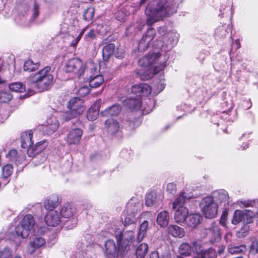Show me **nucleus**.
<instances>
[{"instance_id":"f257e3e1","label":"nucleus","mask_w":258,"mask_h":258,"mask_svg":"<svg viewBox=\"0 0 258 258\" xmlns=\"http://www.w3.org/2000/svg\"><path fill=\"white\" fill-rule=\"evenodd\" d=\"M176 8L175 0H153L145 10V14L148 16L147 24L151 26L163 17L174 14Z\"/></svg>"},{"instance_id":"f03ea898","label":"nucleus","mask_w":258,"mask_h":258,"mask_svg":"<svg viewBox=\"0 0 258 258\" xmlns=\"http://www.w3.org/2000/svg\"><path fill=\"white\" fill-rule=\"evenodd\" d=\"M160 56V52H153L139 60L138 64L141 69L138 70L136 73L140 79L149 80L154 75L159 73L165 68L166 66L165 61L157 64Z\"/></svg>"},{"instance_id":"7ed1b4c3","label":"nucleus","mask_w":258,"mask_h":258,"mask_svg":"<svg viewBox=\"0 0 258 258\" xmlns=\"http://www.w3.org/2000/svg\"><path fill=\"white\" fill-rule=\"evenodd\" d=\"M114 235L118 244V254L121 257L124 256L128 250L134 248L140 242L137 236L135 238V232L132 230L122 231L119 228H115Z\"/></svg>"},{"instance_id":"20e7f679","label":"nucleus","mask_w":258,"mask_h":258,"mask_svg":"<svg viewBox=\"0 0 258 258\" xmlns=\"http://www.w3.org/2000/svg\"><path fill=\"white\" fill-rule=\"evenodd\" d=\"M53 71L49 66H46L30 77V82L38 91L43 92L49 90L53 81Z\"/></svg>"},{"instance_id":"39448f33","label":"nucleus","mask_w":258,"mask_h":258,"mask_svg":"<svg viewBox=\"0 0 258 258\" xmlns=\"http://www.w3.org/2000/svg\"><path fill=\"white\" fill-rule=\"evenodd\" d=\"M33 135L31 131L25 132L21 134V147L27 149V154L29 156L32 157L42 152L46 148L47 144L45 141H41L36 143L33 146L32 140Z\"/></svg>"},{"instance_id":"423d86ee","label":"nucleus","mask_w":258,"mask_h":258,"mask_svg":"<svg viewBox=\"0 0 258 258\" xmlns=\"http://www.w3.org/2000/svg\"><path fill=\"white\" fill-rule=\"evenodd\" d=\"M194 258H217V254H222L225 249L223 244H220L217 247H211L206 250L202 249L200 242L195 241L192 242Z\"/></svg>"},{"instance_id":"0eeeda50","label":"nucleus","mask_w":258,"mask_h":258,"mask_svg":"<svg viewBox=\"0 0 258 258\" xmlns=\"http://www.w3.org/2000/svg\"><path fill=\"white\" fill-rule=\"evenodd\" d=\"M179 34L175 31L168 32L166 36L160 38L154 44L155 48L167 52L176 45L178 41Z\"/></svg>"},{"instance_id":"6e6552de","label":"nucleus","mask_w":258,"mask_h":258,"mask_svg":"<svg viewBox=\"0 0 258 258\" xmlns=\"http://www.w3.org/2000/svg\"><path fill=\"white\" fill-rule=\"evenodd\" d=\"M35 221L34 217L31 214L26 215L15 228L17 236H21L23 238H27L33 229Z\"/></svg>"},{"instance_id":"1a4fd4ad","label":"nucleus","mask_w":258,"mask_h":258,"mask_svg":"<svg viewBox=\"0 0 258 258\" xmlns=\"http://www.w3.org/2000/svg\"><path fill=\"white\" fill-rule=\"evenodd\" d=\"M218 204L209 196L204 197L200 203V208L206 218L212 219L217 215Z\"/></svg>"},{"instance_id":"9d476101","label":"nucleus","mask_w":258,"mask_h":258,"mask_svg":"<svg viewBox=\"0 0 258 258\" xmlns=\"http://www.w3.org/2000/svg\"><path fill=\"white\" fill-rule=\"evenodd\" d=\"M206 230L209 243L215 247L218 246L221 239L220 229L218 225L213 224Z\"/></svg>"},{"instance_id":"9b49d317","label":"nucleus","mask_w":258,"mask_h":258,"mask_svg":"<svg viewBox=\"0 0 258 258\" xmlns=\"http://www.w3.org/2000/svg\"><path fill=\"white\" fill-rule=\"evenodd\" d=\"M132 201L128 202L126 205V207L128 209H130L132 210V214L128 215L125 218L124 220V226H126L129 225L135 224L137 218L139 217L140 214L138 215V211H140L141 208L142 206V204L140 202H138L135 204V207L132 208L133 205Z\"/></svg>"},{"instance_id":"f8f14e48","label":"nucleus","mask_w":258,"mask_h":258,"mask_svg":"<svg viewBox=\"0 0 258 258\" xmlns=\"http://www.w3.org/2000/svg\"><path fill=\"white\" fill-rule=\"evenodd\" d=\"M83 64L79 58H74L69 60L66 66L65 71L67 73L73 72L81 77L83 73Z\"/></svg>"},{"instance_id":"ddd939ff","label":"nucleus","mask_w":258,"mask_h":258,"mask_svg":"<svg viewBox=\"0 0 258 258\" xmlns=\"http://www.w3.org/2000/svg\"><path fill=\"white\" fill-rule=\"evenodd\" d=\"M155 34L156 31L154 28L150 27L148 29L138 44V51L143 52L148 48L150 43L154 39Z\"/></svg>"},{"instance_id":"4468645a","label":"nucleus","mask_w":258,"mask_h":258,"mask_svg":"<svg viewBox=\"0 0 258 258\" xmlns=\"http://www.w3.org/2000/svg\"><path fill=\"white\" fill-rule=\"evenodd\" d=\"M67 108L76 113L78 116L81 115L85 110L83 101L80 97H73L68 101Z\"/></svg>"},{"instance_id":"2eb2a0df","label":"nucleus","mask_w":258,"mask_h":258,"mask_svg":"<svg viewBox=\"0 0 258 258\" xmlns=\"http://www.w3.org/2000/svg\"><path fill=\"white\" fill-rule=\"evenodd\" d=\"M62 217L59 211L50 210L48 211L45 216L46 223L50 226L55 227L62 223Z\"/></svg>"},{"instance_id":"dca6fc26","label":"nucleus","mask_w":258,"mask_h":258,"mask_svg":"<svg viewBox=\"0 0 258 258\" xmlns=\"http://www.w3.org/2000/svg\"><path fill=\"white\" fill-rule=\"evenodd\" d=\"M46 242L45 238L41 236L35 235L33 236L28 245L26 252L28 254H32L37 249L43 246Z\"/></svg>"},{"instance_id":"f3484780","label":"nucleus","mask_w":258,"mask_h":258,"mask_svg":"<svg viewBox=\"0 0 258 258\" xmlns=\"http://www.w3.org/2000/svg\"><path fill=\"white\" fill-rule=\"evenodd\" d=\"M151 88L148 84L141 83L133 85L131 88V91L133 94L136 95V97H140L141 96H147L151 92Z\"/></svg>"},{"instance_id":"a211bd4d","label":"nucleus","mask_w":258,"mask_h":258,"mask_svg":"<svg viewBox=\"0 0 258 258\" xmlns=\"http://www.w3.org/2000/svg\"><path fill=\"white\" fill-rule=\"evenodd\" d=\"M83 73L82 76L85 77L86 79H89L98 75L99 68L97 63L92 61L87 62L83 68Z\"/></svg>"},{"instance_id":"6ab92c4d","label":"nucleus","mask_w":258,"mask_h":258,"mask_svg":"<svg viewBox=\"0 0 258 258\" xmlns=\"http://www.w3.org/2000/svg\"><path fill=\"white\" fill-rule=\"evenodd\" d=\"M59 125L58 120L54 115L51 116L46 120L43 131L47 135H51L55 132Z\"/></svg>"},{"instance_id":"aec40b11","label":"nucleus","mask_w":258,"mask_h":258,"mask_svg":"<svg viewBox=\"0 0 258 258\" xmlns=\"http://www.w3.org/2000/svg\"><path fill=\"white\" fill-rule=\"evenodd\" d=\"M105 253L108 258H115V256H120L118 254V246L116 247L114 241L112 239L107 240L105 244Z\"/></svg>"},{"instance_id":"412c9836","label":"nucleus","mask_w":258,"mask_h":258,"mask_svg":"<svg viewBox=\"0 0 258 258\" xmlns=\"http://www.w3.org/2000/svg\"><path fill=\"white\" fill-rule=\"evenodd\" d=\"M82 131L78 128L71 130L67 136V143L69 145H76L79 143L82 136Z\"/></svg>"},{"instance_id":"4be33fe9","label":"nucleus","mask_w":258,"mask_h":258,"mask_svg":"<svg viewBox=\"0 0 258 258\" xmlns=\"http://www.w3.org/2000/svg\"><path fill=\"white\" fill-rule=\"evenodd\" d=\"M124 106L132 110L139 109L142 105L141 98L139 97L127 98L122 101Z\"/></svg>"},{"instance_id":"5701e85b","label":"nucleus","mask_w":258,"mask_h":258,"mask_svg":"<svg viewBox=\"0 0 258 258\" xmlns=\"http://www.w3.org/2000/svg\"><path fill=\"white\" fill-rule=\"evenodd\" d=\"M229 112L230 111H223L220 115H214L212 118V122L214 124H217V126L223 124L224 122L226 123L232 122L233 120L232 117L230 116Z\"/></svg>"},{"instance_id":"b1692460","label":"nucleus","mask_w":258,"mask_h":258,"mask_svg":"<svg viewBox=\"0 0 258 258\" xmlns=\"http://www.w3.org/2000/svg\"><path fill=\"white\" fill-rule=\"evenodd\" d=\"M248 215L249 216V218L245 221L246 223H250L251 221V218L253 216L252 213L251 212H246V211H235L232 220V223L236 225L240 223L243 220L245 221V218L247 217Z\"/></svg>"},{"instance_id":"393cba45","label":"nucleus","mask_w":258,"mask_h":258,"mask_svg":"<svg viewBox=\"0 0 258 258\" xmlns=\"http://www.w3.org/2000/svg\"><path fill=\"white\" fill-rule=\"evenodd\" d=\"M101 103V100L98 99L91 105L87 113V117L88 120L93 121L97 118L99 115V108Z\"/></svg>"},{"instance_id":"a878e982","label":"nucleus","mask_w":258,"mask_h":258,"mask_svg":"<svg viewBox=\"0 0 258 258\" xmlns=\"http://www.w3.org/2000/svg\"><path fill=\"white\" fill-rule=\"evenodd\" d=\"M227 250L230 254H241L246 251L247 248L245 244H239L236 241L227 246Z\"/></svg>"},{"instance_id":"bb28decb","label":"nucleus","mask_w":258,"mask_h":258,"mask_svg":"<svg viewBox=\"0 0 258 258\" xmlns=\"http://www.w3.org/2000/svg\"><path fill=\"white\" fill-rule=\"evenodd\" d=\"M7 158L11 162H14L18 165L22 164L25 159V156L21 153H18L14 149L10 150L6 156Z\"/></svg>"},{"instance_id":"cd10ccee","label":"nucleus","mask_w":258,"mask_h":258,"mask_svg":"<svg viewBox=\"0 0 258 258\" xmlns=\"http://www.w3.org/2000/svg\"><path fill=\"white\" fill-rule=\"evenodd\" d=\"M210 197L213 199V201L215 203L217 204L218 203L220 204L224 203V205L227 202L228 198L227 192L224 189L215 190L213 192Z\"/></svg>"},{"instance_id":"c85d7f7f","label":"nucleus","mask_w":258,"mask_h":258,"mask_svg":"<svg viewBox=\"0 0 258 258\" xmlns=\"http://www.w3.org/2000/svg\"><path fill=\"white\" fill-rule=\"evenodd\" d=\"M193 197L192 195L187 194L185 191L180 192L172 204L173 209H176L181 207H184L183 205L186 201L192 199Z\"/></svg>"},{"instance_id":"c756f323","label":"nucleus","mask_w":258,"mask_h":258,"mask_svg":"<svg viewBox=\"0 0 258 258\" xmlns=\"http://www.w3.org/2000/svg\"><path fill=\"white\" fill-rule=\"evenodd\" d=\"M174 213V219L177 223H183L186 221L188 216V211L187 208L181 207L176 208Z\"/></svg>"},{"instance_id":"7c9ffc66","label":"nucleus","mask_w":258,"mask_h":258,"mask_svg":"<svg viewBox=\"0 0 258 258\" xmlns=\"http://www.w3.org/2000/svg\"><path fill=\"white\" fill-rule=\"evenodd\" d=\"M105 126L108 133L112 135L120 134L118 122L112 118L108 119L105 121Z\"/></svg>"},{"instance_id":"2f4dec72","label":"nucleus","mask_w":258,"mask_h":258,"mask_svg":"<svg viewBox=\"0 0 258 258\" xmlns=\"http://www.w3.org/2000/svg\"><path fill=\"white\" fill-rule=\"evenodd\" d=\"M121 110V106L117 104L108 107L100 112L101 116L104 117L115 116L118 115Z\"/></svg>"},{"instance_id":"473e14b6","label":"nucleus","mask_w":258,"mask_h":258,"mask_svg":"<svg viewBox=\"0 0 258 258\" xmlns=\"http://www.w3.org/2000/svg\"><path fill=\"white\" fill-rule=\"evenodd\" d=\"M169 220V212L166 211H162L158 214L156 222L161 227L164 228L168 225Z\"/></svg>"},{"instance_id":"72a5a7b5","label":"nucleus","mask_w":258,"mask_h":258,"mask_svg":"<svg viewBox=\"0 0 258 258\" xmlns=\"http://www.w3.org/2000/svg\"><path fill=\"white\" fill-rule=\"evenodd\" d=\"M76 210L70 205L66 204L63 206L61 210L59 211L63 220L69 219L72 217H75L74 214Z\"/></svg>"},{"instance_id":"f704fd0d","label":"nucleus","mask_w":258,"mask_h":258,"mask_svg":"<svg viewBox=\"0 0 258 258\" xmlns=\"http://www.w3.org/2000/svg\"><path fill=\"white\" fill-rule=\"evenodd\" d=\"M202 219L199 214H189L186 218L185 224L188 227L194 228L201 223Z\"/></svg>"},{"instance_id":"c9c22d12","label":"nucleus","mask_w":258,"mask_h":258,"mask_svg":"<svg viewBox=\"0 0 258 258\" xmlns=\"http://www.w3.org/2000/svg\"><path fill=\"white\" fill-rule=\"evenodd\" d=\"M168 232L174 237L182 238L185 235L183 228L175 225H170L168 226Z\"/></svg>"},{"instance_id":"e433bc0d","label":"nucleus","mask_w":258,"mask_h":258,"mask_svg":"<svg viewBox=\"0 0 258 258\" xmlns=\"http://www.w3.org/2000/svg\"><path fill=\"white\" fill-rule=\"evenodd\" d=\"M59 204V198L55 195H52L46 199L44 202V208L48 211L54 210Z\"/></svg>"},{"instance_id":"4c0bfd02","label":"nucleus","mask_w":258,"mask_h":258,"mask_svg":"<svg viewBox=\"0 0 258 258\" xmlns=\"http://www.w3.org/2000/svg\"><path fill=\"white\" fill-rule=\"evenodd\" d=\"M13 172V167L11 164H8L2 168V178L5 184L9 183V177Z\"/></svg>"},{"instance_id":"58836bf2","label":"nucleus","mask_w":258,"mask_h":258,"mask_svg":"<svg viewBox=\"0 0 258 258\" xmlns=\"http://www.w3.org/2000/svg\"><path fill=\"white\" fill-rule=\"evenodd\" d=\"M230 31L229 25L224 24L218 26L215 31V35L217 37H225Z\"/></svg>"},{"instance_id":"ea45409f","label":"nucleus","mask_w":258,"mask_h":258,"mask_svg":"<svg viewBox=\"0 0 258 258\" xmlns=\"http://www.w3.org/2000/svg\"><path fill=\"white\" fill-rule=\"evenodd\" d=\"M88 79L89 80V86L91 88L98 87L104 82L103 77L101 75H96Z\"/></svg>"},{"instance_id":"a19ab883","label":"nucleus","mask_w":258,"mask_h":258,"mask_svg":"<svg viewBox=\"0 0 258 258\" xmlns=\"http://www.w3.org/2000/svg\"><path fill=\"white\" fill-rule=\"evenodd\" d=\"M114 49L115 45L113 43H109L103 48L102 56L104 60L106 61L109 59L113 54Z\"/></svg>"},{"instance_id":"79ce46f5","label":"nucleus","mask_w":258,"mask_h":258,"mask_svg":"<svg viewBox=\"0 0 258 258\" xmlns=\"http://www.w3.org/2000/svg\"><path fill=\"white\" fill-rule=\"evenodd\" d=\"M148 246L146 243L141 244L136 249L137 258H144L148 252Z\"/></svg>"},{"instance_id":"37998d69","label":"nucleus","mask_w":258,"mask_h":258,"mask_svg":"<svg viewBox=\"0 0 258 258\" xmlns=\"http://www.w3.org/2000/svg\"><path fill=\"white\" fill-rule=\"evenodd\" d=\"M75 113H76L71 111L70 109H69L68 111L58 113V117L62 121H69L72 118H76L78 116Z\"/></svg>"},{"instance_id":"c03bdc74","label":"nucleus","mask_w":258,"mask_h":258,"mask_svg":"<svg viewBox=\"0 0 258 258\" xmlns=\"http://www.w3.org/2000/svg\"><path fill=\"white\" fill-rule=\"evenodd\" d=\"M157 199L154 192H151L146 195L145 204L147 207L156 206Z\"/></svg>"},{"instance_id":"a18cd8bd","label":"nucleus","mask_w":258,"mask_h":258,"mask_svg":"<svg viewBox=\"0 0 258 258\" xmlns=\"http://www.w3.org/2000/svg\"><path fill=\"white\" fill-rule=\"evenodd\" d=\"M31 16L30 19V22L33 23L37 19L40 15L39 5L36 2L34 3L31 10Z\"/></svg>"},{"instance_id":"49530a36","label":"nucleus","mask_w":258,"mask_h":258,"mask_svg":"<svg viewBox=\"0 0 258 258\" xmlns=\"http://www.w3.org/2000/svg\"><path fill=\"white\" fill-rule=\"evenodd\" d=\"M178 251L182 255L188 256L191 252V246L188 243H183L180 245Z\"/></svg>"},{"instance_id":"de8ad7c7","label":"nucleus","mask_w":258,"mask_h":258,"mask_svg":"<svg viewBox=\"0 0 258 258\" xmlns=\"http://www.w3.org/2000/svg\"><path fill=\"white\" fill-rule=\"evenodd\" d=\"M9 89L16 92H23L26 90V86L21 82L12 83L9 85Z\"/></svg>"},{"instance_id":"09e8293b","label":"nucleus","mask_w":258,"mask_h":258,"mask_svg":"<svg viewBox=\"0 0 258 258\" xmlns=\"http://www.w3.org/2000/svg\"><path fill=\"white\" fill-rule=\"evenodd\" d=\"M77 221V219L76 217L63 220L62 223L63 227L67 230L72 229L76 226Z\"/></svg>"},{"instance_id":"8fccbe9b","label":"nucleus","mask_w":258,"mask_h":258,"mask_svg":"<svg viewBox=\"0 0 258 258\" xmlns=\"http://www.w3.org/2000/svg\"><path fill=\"white\" fill-rule=\"evenodd\" d=\"M148 225L149 223L147 220L144 221L143 223L140 225L139 231L137 235L138 239L140 240V242L142 241L146 233L147 229L148 227Z\"/></svg>"},{"instance_id":"3c124183","label":"nucleus","mask_w":258,"mask_h":258,"mask_svg":"<svg viewBox=\"0 0 258 258\" xmlns=\"http://www.w3.org/2000/svg\"><path fill=\"white\" fill-rule=\"evenodd\" d=\"M38 63H34L32 60L29 59L25 61L23 69L25 71L30 72L38 69Z\"/></svg>"},{"instance_id":"603ef678","label":"nucleus","mask_w":258,"mask_h":258,"mask_svg":"<svg viewBox=\"0 0 258 258\" xmlns=\"http://www.w3.org/2000/svg\"><path fill=\"white\" fill-rule=\"evenodd\" d=\"M130 14L126 8H122L115 14V18L119 21H125V17Z\"/></svg>"},{"instance_id":"864d4df0","label":"nucleus","mask_w":258,"mask_h":258,"mask_svg":"<svg viewBox=\"0 0 258 258\" xmlns=\"http://www.w3.org/2000/svg\"><path fill=\"white\" fill-rule=\"evenodd\" d=\"M220 16H223L224 14L227 13L228 12H230L231 15H232V5L230 4V3H228L226 5H222L220 6Z\"/></svg>"},{"instance_id":"5fc2aeb1","label":"nucleus","mask_w":258,"mask_h":258,"mask_svg":"<svg viewBox=\"0 0 258 258\" xmlns=\"http://www.w3.org/2000/svg\"><path fill=\"white\" fill-rule=\"evenodd\" d=\"M94 10L93 8H88L84 12L83 17L85 21H90L94 17Z\"/></svg>"},{"instance_id":"6e6d98bb","label":"nucleus","mask_w":258,"mask_h":258,"mask_svg":"<svg viewBox=\"0 0 258 258\" xmlns=\"http://www.w3.org/2000/svg\"><path fill=\"white\" fill-rule=\"evenodd\" d=\"M12 94L8 92H0V102L7 103L12 98Z\"/></svg>"},{"instance_id":"4d7b16f0","label":"nucleus","mask_w":258,"mask_h":258,"mask_svg":"<svg viewBox=\"0 0 258 258\" xmlns=\"http://www.w3.org/2000/svg\"><path fill=\"white\" fill-rule=\"evenodd\" d=\"M165 87L164 79H161L158 82L154 85L153 89H155L156 93H159L162 91Z\"/></svg>"},{"instance_id":"13d9d810","label":"nucleus","mask_w":258,"mask_h":258,"mask_svg":"<svg viewBox=\"0 0 258 258\" xmlns=\"http://www.w3.org/2000/svg\"><path fill=\"white\" fill-rule=\"evenodd\" d=\"M224 239L227 244V246L236 241V240L234 239L232 233L230 232H228L225 234Z\"/></svg>"},{"instance_id":"bf43d9fd","label":"nucleus","mask_w":258,"mask_h":258,"mask_svg":"<svg viewBox=\"0 0 258 258\" xmlns=\"http://www.w3.org/2000/svg\"><path fill=\"white\" fill-rule=\"evenodd\" d=\"M12 256V251L9 247H5L0 251V258H11Z\"/></svg>"},{"instance_id":"052dcab7","label":"nucleus","mask_w":258,"mask_h":258,"mask_svg":"<svg viewBox=\"0 0 258 258\" xmlns=\"http://www.w3.org/2000/svg\"><path fill=\"white\" fill-rule=\"evenodd\" d=\"M206 92L204 91V90H199L196 91V95L198 98V100H199L200 103H202V102L206 101L208 99L206 98L205 94Z\"/></svg>"},{"instance_id":"680f3d73","label":"nucleus","mask_w":258,"mask_h":258,"mask_svg":"<svg viewBox=\"0 0 258 258\" xmlns=\"http://www.w3.org/2000/svg\"><path fill=\"white\" fill-rule=\"evenodd\" d=\"M167 191L172 195H174L176 191V185L173 182L169 183L167 185Z\"/></svg>"},{"instance_id":"e2e57ef3","label":"nucleus","mask_w":258,"mask_h":258,"mask_svg":"<svg viewBox=\"0 0 258 258\" xmlns=\"http://www.w3.org/2000/svg\"><path fill=\"white\" fill-rule=\"evenodd\" d=\"M250 252L253 253H258V241L253 240L250 245Z\"/></svg>"},{"instance_id":"0e129e2a","label":"nucleus","mask_w":258,"mask_h":258,"mask_svg":"<svg viewBox=\"0 0 258 258\" xmlns=\"http://www.w3.org/2000/svg\"><path fill=\"white\" fill-rule=\"evenodd\" d=\"M177 110L181 109L184 111L185 112H191L192 110L191 109H190V106L186 104H181L180 106L178 105L177 106Z\"/></svg>"},{"instance_id":"69168bd1","label":"nucleus","mask_w":258,"mask_h":258,"mask_svg":"<svg viewBox=\"0 0 258 258\" xmlns=\"http://www.w3.org/2000/svg\"><path fill=\"white\" fill-rule=\"evenodd\" d=\"M89 93V89L87 86H83L81 87L78 93L81 96H86Z\"/></svg>"},{"instance_id":"338daca9","label":"nucleus","mask_w":258,"mask_h":258,"mask_svg":"<svg viewBox=\"0 0 258 258\" xmlns=\"http://www.w3.org/2000/svg\"><path fill=\"white\" fill-rule=\"evenodd\" d=\"M167 29L166 26L160 27L158 30V33L162 36V38L166 36L168 33Z\"/></svg>"},{"instance_id":"774afa93","label":"nucleus","mask_w":258,"mask_h":258,"mask_svg":"<svg viewBox=\"0 0 258 258\" xmlns=\"http://www.w3.org/2000/svg\"><path fill=\"white\" fill-rule=\"evenodd\" d=\"M242 105L244 109L247 110L252 106V103L250 99L244 100L242 102Z\"/></svg>"}]
</instances>
